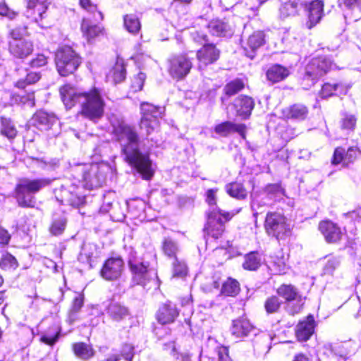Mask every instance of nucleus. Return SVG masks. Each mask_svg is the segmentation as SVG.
I'll use <instances>...</instances> for the list:
<instances>
[{
    "label": "nucleus",
    "instance_id": "603ef678",
    "mask_svg": "<svg viewBox=\"0 0 361 361\" xmlns=\"http://www.w3.org/2000/svg\"><path fill=\"white\" fill-rule=\"evenodd\" d=\"M111 72L112 77L116 83L121 82L126 78V68L122 63L117 62Z\"/></svg>",
    "mask_w": 361,
    "mask_h": 361
},
{
    "label": "nucleus",
    "instance_id": "79ce46f5",
    "mask_svg": "<svg viewBox=\"0 0 361 361\" xmlns=\"http://www.w3.org/2000/svg\"><path fill=\"white\" fill-rule=\"evenodd\" d=\"M282 4L280 8L281 14L284 16H295L298 13V8L300 0H288L281 1Z\"/></svg>",
    "mask_w": 361,
    "mask_h": 361
},
{
    "label": "nucleus",
    "instance_id": "4c0bfd02",
    "mask_svg": "<svg viewBox=\"0 0 361 361\" xmlns=\"http://www.w3.org/2000/svg\"><path fill=\"white\" fill-rule=\"evenodd\" d=\"M125 28L132 34H137L141 27L139 18L135 14H127L123 17Z\"/></svg>",
    "mask_w": 361,
    "mask_h": 361
},
{
    "label": "nucleus",
    "instance_id": "9b49d317",
    "mask_svg": "<svg viewBox=\"0 0 361 361\" xmlns=\"http://www.w3.org/2000/svg\"><path fill=\"white\" fill-rule=\"evenodd\" d=\"M168 63L170 75L177 80L185 78L192 66V62L185 55L173 56L168 60Z\"/></svg>",
    "mask_w": 361,
    "mask_h": 361
},
{
    "label": "nucleus",
    "instance_id": "b1692460",
    "mask_svg": "<svg viewBox=\"0 0 361 361\" xmlns=\"http://www.w3.org/2000/svg\"><path fill=\"white\" fill-rule=\"evenodd\" d=\"M245 129L246 126L245 124H235L231 121H225L216 125L214 128V131L222 137H226L232 133L237 132L245 138Z\"/></svg>",
    "mask_w": 361,
    "mask_h": 361
},
{
    "label": "nucleus",
    "instance_id": "423d86ee",
    "mask_svg": "<svg viewBox=\"0 0 361 361\" xmlns=\"http://www.w3.org/2000/svg\"><path fill=\"white\" fill-rule=\"evenodd\" d=\"M141 120L140 128L142 135L148 137L159 126V118L164 113V108L156 106L148 102L140 104Z\"/></svg>",
    "mask_w": 361,
    "mask_h": 361
},
{
    "label": "nucleus",
    "instance_id": "c03bdc74",
    "mask_svg": "<svg viewBox=\"0 0 361 361\" xmlns=\"http://www.w3.org/2000/svg\"><path fill=\"white\" fill-rule=\"evenodd\" d=\"M264 33L262 31H257L251 35L247 42V44L251 51H254L264 44Z\"/></svg>",
    "mask_w": 361,
    "mask_h": 361
},
{
    "label": "nucleus",
    "instance_id": "473e14b6",
    "mask_svg": "<svg viewBox=\"0 0 361 361\" xmlns=\"http://www.w3.org/2000/svg\"><path fill=\"white\" fill-rule=\"evenodd\" d=\"M338 4L340 7L351 12L354 20L361 18V0H338Z\"/></svg>",
    "mask_w": 361,
    "mask_h": 361
},
{
    "label": "nucleus",
    "instance_id": "5fc2aeb1",
    "mask_svg": "<svg viewBox=\"0 0 361 361\" xmlns=\"http://www.w3.org/2000/svg\"><path fill=\"white\" fill-rule=\"evenodd\" d=\"M0 267L3 269H16L18 267V262L12 255L6 253L0 260Z\"/></svg>",
    "mask_w": 361,
    "mask_h": 361
},
{
    "label": "nucleus",
    "instance_id": "774afa93",
    "mask_svg": "<svg viewBox=\"0 0 361 361\" xmlns=\"http://www.w3.org/2000/svg\"><path fill=\"white\" fill-rule=\"evenodd\" d=\"M133 355V348L131 345H126L123 348L122 356L126 360L132 361Z\"/></svg>",
    "mask_w": 361,
    "mask_h": 361
},
{
    "label": "nucleus",
    "instance_id": "0eeeda50",
    "mask_svg": "<svg viewBox=\"0 0 361 361\" xmlns=\"http://www.w3.org/2000/svg\"><path fill=\"white\" fill-rule=\"evenodd\" d=\"M231 216L228 212L213 209L207 212V221L204 228L205 235L214 239L220 238L224 231V224Z\"/></svg>",
    "mask_w": 361,
    "mask_h": 361
},
{
    "label": "nucleus",
    "instance_id": "f03ea898",
    "mask_svg": "<svg viewBox=\"0 0 361 361\" xmlns=\"http://www.w3.org/2000/svg\"><path fill=\"white\" fill-rule=\"evenodd\" d=\"M60 94L67 109L79 104L81 114L92 121H97L104 115L105 102L96 88L88 92H80L73 86L65 85L60 88Z\"/></svg>",
    "mask_w": 361,
    "mask_h": 361
},
{
    "label": "nucleus",
    "instance_id": "e433bc0d",
    "mask_svg": "<svg viewBox=\"0 0 361 361\" xmlns=\"http://www.w3.org/2000/svg\"><path fill=\"white\" fill-rule=\"evenodd\" d=\"M67 219L64 215L54 216L49 227V232L51 235L58 236L61 235L66 229Z\"/></svg>",
    "mask_w": 361,
    "mask_h": 361
},
{
    "label": "nucleus",
    "instance_id": "2f4dec72",
    "mask_svg": "<svg viewBox=\"0 0 361 361\" xmlns=\"http://www.w3.org/2000/svg\"><path fill=\"white\" fill-rule=\"evenodd\" d=\"M288 75L289 71L286 68L278 64L271 66L267 71L268 80L273 83L284 80Z\"/></svg>",
    "mask_w": 361,
    "mask_h": 361
},
{
    "label": "nucleus",
    "instance_id": "4be33fe9",
    "mask_svg": "<svg viewBox=\"0 0 361 361\" xmlns=\"http://www.w3.org/2000/svg\"><path fill=\"white\" fill-rule=\"evenodd\" d=\"M233 106L237 115L243 119H246L252 113L255 106V102L250 97L241 95L235 99Z\"/></svg>",
    "mask_w": 361,
    "mask_h": 361
},
{
    "label": "nucleus",
    "instance_id": "a18cd8bd",
    "mask_svg": "<svg viewBox=\"0 0 361 361\" xmlns=\"http://www.w3.org/2000/svg\"><path fill=\"white\" fill-rule=\"evenodd\" d=\"M239 283L235 279L229 278L223 283L221 293L226 295L235 296L239 293Z\"/></svg>",
    "mask_w": 361,
    "mask_h": 361
},
{
    "label": "nucleus",
    "instance_id": "39448f33",
    "mask_svg": "<svg viewBox=\"0 0 361 361\" xmlns=\"http://www.w3.org/2000/svg\"><path fill=\"white\" fill-rule=\"evenodd\" d=\"M81 62L80 56L70 47H63L56 54V70L61 76L73 74Z\"/></svg>",
    "mask_w": 361,
    "mask_h": 361
},
{
    "label": "nucleus",
    "instance_id": "c756f323",
    "mask_svg": "<svg viewBox=\"0 0 361 361\" xmlns=\"http://www.w3.org/2000/svg\"><path fill=\"white\" fill-rule=\"evenodd\" d=\"M16 74L19 76L25 75V79H18L16 83V86L18 88L23 89L27 85L36 82L40 78V75L36 72L27 73V70L21 68H17L15 70Z\"/></svg>",
    "mask_w": 361,
    "mask_h": 361
},
{
    "label": "nucleus",
    "instance_id": "09e8293b",
    "mask_svg": "<svg viewBox=\"0 0 361 361\" xmlns=\"http://www.w3.org/2000/svg\"><path fill=\"white\" fill-rule=\"evenodd\" d=\"M171 265L173 277H183L186 276L188 268L183 259L175 258V260L172 261Z\"/></svg>",
    "mask_w": 361,
    "mask_h": 361
},
{
    "label": "nucleus",
    "instance_id": "9d476101",
    "mask_svg": "<svg viewBox=\"0 0 361 361\" xmlns=\"http://www.w3.org/2000/svg\"><path fill=\"white\" fill-rule=\"evenodd\" d=\"M27 4L25 16L37 23L41 27H47L43 23L47 17V10L49 6L47 0H25Z\"/></svg>",
    "mask_w": 361,
    "mask_h": 361
},
{
    "label": "nucleus",
    "instance_id": "13d9d810",
    "mask_svg": "<svg viewBox=\"0 0 361 361\" xmlns=\"http://www.w3.org/2000/svg\"><path fill=\"white\" fill-rule=\"evenodd\" d=\"M146 79V75L144 73H139L134 77L132 81L131 88L133 92L140 91L143 87Z\"/></svg>",
    "mask_w": 361,
    "mask_h": 361
},
{
    "label": "nucleus",
    "instance_id": "49530a36",
    "mask_svg": "<svg viewBox=\"0 0 361 361\" xmlns=\"http://www.w3.org/2000/svg\"><path fill=\"white\" fill-rule=\"evenodd\" d=\"M265 192L270 199L275 201L281 200L285 195V190L279 183L269 184L265 188Z\"/></svg>",
    "mask_w": 361,
    "mask_h": 361
},
{
    "label": "nucleus",
    "instance_id": "412c9836",
    "mask_svg": "<svg viewBox=\"0 0 361 361\" xmlns=\"http://www.w3.org/2000/svg\"><path fill=\"white\" fill-rule=\"evenodd\" d=\"M315 327V322L312 315H309L306 319L297 325L295 334L300 341H307L313 334Z\"/></svg>",
    "mask_w": 361,
    "mask_h": 361
},
{
    "label": "nucleus",
    "instance_id": "7ed1b4c3",
    "mask_svg": "<svg viewBox=\"0 0 361 361\" xmlns=\"http://www.w3.org/2000/svg\"><path fill=\"white\" fill-rule=\"evenodd\" d=\"M51 183V180L48 178H20L15 188L18 205L22 207H33L35 203V194L49 186Z\"/></svg>",
    "mask_w": 361,
    "mask_h": 361
},
{
    "label": "nucleus",
    "instance_id": "69168bd1",
    "mask_svg": "<svg viewBox=\"0 0 361 361\" xmlns=\"http://www.w3.org/2000/svg\"><path fill=\"white\" fill-rule=\"evenodd\" d=\"M54 331H55L54 335H53V336L47 335V334L43 335L41 337V341L47 345H54L58 340V337H59V330L58 327H56L54 329Z\"/></svg>",
    "mask_w": 361,
    "mask_h": 361
},
{
    "label": "nucleus",
    "instance_id": "bb28decb",
    "mask_svg": "<svg viewBox=\"0 0 361 361\" xmlns=\"http://www.w3.org/2000/svg\"><path fill=\"white\" fill-rule=\"evenodd\" d=\"M308 109L302 104H295L283 110V114L288 119L303 121L308 115Z\"/></svg>",
    "mask_w": 361,
    "mask_h": 361
},
{
    "label": "nucleus",
    "instance_id": "ddd939ff",
    "mask_svg": "<svg viewBox=\"0 0 361 361\" xmlns=\"http://www.w3.org/2000/svg\"><path fill=\"white\" fill-rule=\"evenodd\" d=\"M124 262L121 257H111L106 260L101 271V276L106 281H114L121 277Z\"/></svg>",
    "mask_w": 361,
    "mask_h": 361
},
{
    "label": "nucleus",
    "instance_id": "aec40b11",
    "mask_svg": "<svg viewBox=\"0 0 361 361\" xmlns=\"http://www.w3.org/2000/svg\"><path fill=\"white\" fill-rule=\"evenodd\" d=\"M308 20L306 25L309 29L315 26L324 15V3L320 0L312 1L307 8Z\"/></svg>",
    "mask_w": 361,
    "mask_h": 361
},
{
    "label": "nucleus",
    "instance_id": "680f3d73",
    "mask_svg": "<svg viewBox=\"0 0 361 361\" xmlns=\"http://www.w3.org/2000/svg\"><path fill=\"white\" fill-rule=\"evenodd\" d=\"M335 83H325L321 90L320 95L322 98H327L335 94Z\"/></svg>",
    "mask_w": 361,
    "mask_h": 361
},
{
    "label": "nucleus",
    "instance_id": "6e6d98bb",
    "mask_svg": "<svg viewBox=\"0 0 361 361\" xmlns=\"http://www.w3.org/2000/svg\"><path fill=\"white\" fill-rule=\"evenodd\" d=\"M81 6L88 11L94 13V18L96 21L102 20L103 19V15L100 11H97L96 5H93L90 0H80Z\"/></svg>",
    "mask_w": 361,
    "mask_h": 361
},
{
    "label": "nucleus",
    "instance_id": "864d4df0",
    "mask_svg": "<svg viewBox=\"0 0 361 361\" xmlns=\"http://www.w3.org/2000/svg\"><path fill=\"white\" fill-rule=\"evenodd\" d=\"M357 123L355 115L345 113L341 121V128L345 130H354Z\"/></svg>",
    "mask_w": 361,
    "mask_h": 361
},
{
    "label": "nucleus",
    "instance_id": "37998d69",
    "mask_svg": "<svg viewBox=\"0 0 361 361\" xmlns=\"http://www.w3.org/2000/svg\"><path fill=\"white\" fill-rule=\"evenodd\" d=\"M28 34L27 27L25 25H18L11 28L8 32V42L22 41Z\"/></svg>",
    "mask_w": 361,
    "mask_h": 361
},
{
    "label": "nucleus",
    "instance_id": "6e6552de",
    "mask_svg": "<svg viewBox=\"0 0 361 361\" xmlns=\"http://www.w3.org/2000/svg\"><path fill=\"white\" fill-rule=\"evenodd\" d=\"M78 171L82 173L84 187L88 189L100 187L106 180L104 167L97 164L82 166Z\"/></svg>",
    "mask_w": 361,
    "mask_h": 361
},
{
    "label": "nucleus",
    "instance_id": "58836bf2",
    "mask_svg": "<svg viewBox=\"0 0 361 361\" xmlns=\"http://www.w3.org/2000/svg\"><path fill=\"white\" fill-rule=\"evenodd\" d=\"M227 192L233 197L243 200L247 197V191L242 183L234 182L226 185Z\"/></svg>",
    "mask_w": 361,
    "mask_h": 361
},
{
    "label": "nucleus",
    "instance_id": "338daca9",
    "mask_svg": "<svg viewBox=\"0 0 361 361\" xmlns=\"http://www.w3.org/2000/svg\"><path fill=\"white\" fill-rule=\"evenodd\" d=\"M192 37L194 41L200 43V44H208L209 41L207 38V35L201 32H195L192 33Z\"/></svg>",
    "mask_w": 361,
    "mask_h": 361
},
{
    "label": "nucleus",
    "instance_id": "de8ad7c7",
    "mask_svg": "<svg viewBox=\"0 0 361 361\" xmlns=\"http://www.w3.org/2000/svg\"><path fill=\"white\" fill-rule=\"evenodd\" d=\"M282 301L276 295L267 298L264 302V309L267 314H274L279 311Z\"/></svg>",
    "mask_w": 361,
    "mask_h": 361
},
{
    "label": "nucleus",
    "instance_id": "a211bd4d",
    "mask_svg": "<svg viewBox=\"0 0 361 361\" xmlns=\"http://www.w3.org/2000/svg\"><path fill=\"white\" fill-rule=\"evenodd\" d=\"M8 50L11 55L18 59H25L33 51V44L28 39L8 42Z\"/></svg>",
    "mask_w": 361,
    "mask_h": 361
},
{
    "label": "nucleus",
    "instance_id": "c9c22d12",
    "mask_svg": "<svg viewBox=\"0 0 361 361\" xmlns=\"http://www.w3.org/2000/svg\"><path fill=\"white\" fill-rule=\"evenodd\" d=\"M81 30L83 35L86 37L88 42L97 37L102 32V28L97 25H92L86 19H84L81 23Z\"/></svg>",
    "mask_w": 361,
    "mask_h": 361
},
{
    "label": "nucleus",
    "instance_id": "1a4fd4ad",
    "mask_svg": "<svg viewBox=\"0 0 361 361\" xmlns=\"http://www.w3.org/2000/svg\"><path fill=\"white\" fill-rule=\"evenodd\" d=\"M130 269L133 274V281L137 285L145 286L147 282L157 276L153 269H149V263L129 259Z\"/></svg>",
    "mask_w": 361,
    "mask_h": 361
},
{
    "label": "nucleus",
    "instance_id": "f8f14e48",
    "mask_svg": "<svg viewBox=\"0 0 361 361\" xmlns=\"http://www.w3.org/2000/svg\"><path fill=\"white\" fill-rule=\"evenodd\" d=\"M265 228L269 235L279 238L288 231L285 217L279 213H268L265 220Z\"/></svg>",
    "mask_w": 361,
    "mask_h": 361
},
{
    "label": "nucleus",
    "instance_id": "7c9ffc66",
    "mask_svg": "<svg viewBox=\"0 0 361 361\" xmlns=\"http://www.w3.org/2000/svg\"><path fill=\"white\" fill-rule=\"evenodd\" d=\"M0 134L10 141L16 137L18 130L11 118L5 116L0 117Z\"/></svg>",
    "mask_w": 361,
    "mask_h": 361
},
{
    "label": "nucleus",
    "instance_id": "f3484780",
    "mask_svg": "<svg viewBox=\"0 0 361 361\" xmlns=\"http://www.w3.org/2000/svg\"><path fill=\"white\" fill-rule=\"evenodd\" d=\"M220 56V50L213 44H204L197 52L198 61L207 66L216 61Z\"/></svg>",
    "mask_w": 361,
    "mask_h": 361
},
{
    "label": "nucleus",
    "instance_id": "0e129e2a",
    "mask_svg": "<svg viewBox=\"0 0 361 361\" xmlns=\"http://www.w3.org/2000/svg\"><path fill=\"white\" fill-rule=\"evenodd\" d=\"M47 63V57L43 54H37L30 62V65L32 68H39L44 66Z\"/></svg>",
    "mask_w": 361,
    "mask_h": 361
},
{
    "label": "nucleus",
    "instance_id": "4d7b16f0",
    "mask_svg": "<svg viewBox=\"0 0 361 361\" xmlns=\"http://www.w3.org/2000/svg\"><path fill=\"white\" fill-rule=\"evenodd\" d=\"M216 189H209L206 192V201L207 204L209 206V211L216 209V210H221L219 209L216 206Z\"/></svg>",
    "mask_w": 361,
    "mask_h": 361
},
{
    "label": "nucleus",
    "instance_id": "5701e85b",
    "mask_svg": "<svg viewBox=\"0 0 361 361\" xmlns=\"http://www.w3.org/2000/svg\"><path fill=\"white\" fill-rule=\"evenodd\" d=\"M56 117L46 111H37L32 118L34 126L40 130H48L56 123Z\"/></svg>",
    "mask_w": 361,
    "mask_h": 361
},
{
    "label": "nucleus",
    "instance_id": "393cba45",
    "mask_svg": "<svg viewBox=\"0 0 361 361\" xmlns=\"http://www.w3.org/2000/svg\"><path fill=\"white\" fill-rule=\"evenodd\" d=\"M357 155V148L350 147L346 152L343 148H336L334 151L332 163L338 164L343 162L344 165H348L356 159Z\"/></svg>",
    "mask_w": 361,
    "mask_h": 361
},
{
    "label": "nucleus",
    "instance_id": "20e7f679",
    "mask_svg": "<svg viewBox=\"0 0 361 361\" xmlns=\"http://www.w3.org/2000/svg\"><path fill=\"white\" fill-rule=\"evenodd\" d=\"M332 66V61L326 56L313 58L305 68V73L302 80L303 88L310 89L319 78L329 71Z\"/></svg>",
    "mask_w": 361,
    "mask_h": 361
},
{
    "label": "nucleus",
    "instance_id": "c85d7f7f",
    "mask_svg": "<svg viewBox=\"0 0 361 361\" xmlns=\"http://www.w3.org/2000/svg\"><path fill=\"white\" fill-rule=\"evenodd\" d=\"M106 313L111 319L119 322L128 315V310L118 302H111L106 307Z\"/></svg>",
    "mask_w": 361,
    "mask_h": 361
},
{
    "label": "nucleus",
    "instance_id": "8fccbe9b",
    "mask_svg": "<svg viewBox=\"0 0 361 361\" xmlns=\"http://www.w3.org/2000/svg\"><path fill=\"white\" fill-rule=\"evenodd\" d=\"M243 88L244 83L243 80L240 79H235L226 85L224 88V91L227 96L231 97L237 94Z\"/></svg>",
    "mask_w": 361,
    "mask_h": 361
},
{
    "label": "nucleus",
    "instance_id": "dca6fc26",
    "mask_svg": "<svg viewBox=\"0 0 361 361\" xmlns=\"http://www.w3.org/2000/svg\"><path fill=\"white\" fill-rule=\"evenodd\" d=\"M319 230L328 243H336L341 239L340 227L331 221H323L319 224Z\"/></svg>",
    "mask_w": 361,
    "mask_h": 361
},
{
    "label": "nucleus",
    "instance_id": "4468645a",
    "mask_svg": "<svg viewBox=\"0 0 361 361\" xmlns=\"http://www.w3.org/2000/svg\"><path fill=\"white\" fill-rule=\"evenodd\" d=\"M78 187L73 184L70 186L62 185L57 200L63 204L78 207L83 202V197L78 192Z\"/></svg>",
    "mask_w": 361,
    "mask_h": 361
},
{
    "label": "nucleus",
    "instance_id": "bf43d9fd",
    "mask_svg": "<svg viewBox=\"0 0 361 361\" xmlns=\"http://www.w3.org/2000/svg\"><path fill=\"white\" fill-rule=\"evenodd\" d=\"M84 299L82 295H78L73 300L72 307L70 312L71 317H74L75 314H77L81 307L83 306Z\"/></svg>",
    "mask_w": 361,
    "mask_h": 361
},
{
    "label": "nucleus",
    "instance_id": "f257e3e1",
    "mask_svg": "<svg viewBox=\"0 0 361 361\" xmlns=\"http://www.w3.org/2000/svg\"><path fill=\"white\" fill-rule=\"evenodd\" d=\"M112 134L121 147L126 160L134 167L145 179H149L154 174L149 149L141 145L138 135L133 128L118 118L111 120Z\"/></svg>",
    "mask_w": 361,
    "mask_h": 361
},
{
    "label": "nucleus",
    "instance_id": "ea45409f",
    "mask_svg": "<svg viewBox=\"0 0 361 361\" xmlns=\"http://www.w3.org/2000/svg\"><path fill=\"white\" fill-rule=\"evenodd\" d=\"M277 293L288 302L296 300L298 293L292 285L282 284L277 289Z\"/></svg>",
    "mask_w": 361,
    "mask_h": 361
},
{
    "label": "nucleus",
    "instance_id": "052dcab7",
    "mask_svg": "<svg viewBox=\"0 0 361 361\" xmlns=\"http://www.w3.org/2000/svg\"><path fill=\"white\" fill-rule=\"evenodd\" d=\"M302 305L301 300L298 298L296 300L290 302L287 307L288 312L291 315L299 313L302 308Z\"/></svg>",
    "mask_w": 361,
    "mask_h": 361
},
{
    "label": "nucleus",
    "instance_id": "cd10ccee",
    "mask_svg": "<svg viewBox=\"0 0 361 361\" xmlns=\"http://www.w3.org/2000/svg\"><path fill=\"white\" fill-rule=\"evenodd\" d=\"M209 32L215 36H231L233 30L231 26L227 23L221 20H214L208 24Z\"/></svg>",
    "mask_w": 361,
    "mask_h": 361
},
{
    "label": "nucleus",
    "instance_id": "a878e982",
    "mask_svg": "<svg viewBox=\"0 0 361 361\" xmlns=\"http://www.w3.org/2000/svg\"><path fill=\"white\" fill-rule=\"evenodd\" d=\"M253 330V326L245 317H240L233 321L231 329L232 335L236 338L247 336Z\"/></svg>",
    "mask_w": 361,
    "mask_h": 361
},
{
    "label": "nucleus",
    "instance_id": "72a5a7b5",
    "mask_svg": "<svg viewBox=\"0 0 361 361\" xmlns=\"http://www.w3.org/2000/svg\"><path fill=\"white\" fill-rule=\"evenodd\" d=\"M262 264V258L259 252H250L244 257L243 267L246 270L255 271Z\"/></svg>",
    "mask_w": 361,
    "mask_h": 361
},
{
    "label": "nucleus",
    "instance_id": "f704fd0d",
    "mask_svg": "<svg viewBox=\"0 0 361 361\" xmlns=\"http://www.w3.org/2000/svg\"><path fill=\"white\" fill-rule=\"evenodd\" d=\"M162 250L164 255L170 259L175 260L178 257L179 247L176 242L170 238H166L162 242Z\"/></svg>",
    "mask_w": 361,
    "mask_h": 361
},
{
    "label": "nucleus",
    "instance_id": "e2e57ef3",
    "mask_svg": "<svg viewBox=\"0 0 361 361\" xmlns=\"http://www.w3.org/2000/svg\"><path fill=\"white\" fill-rule=\"evenodd\" d=\"M0 16L13 20L18 16V13L10 9L6 4H0Z\"/></svg>",
    "mask_w": 361,
    "mask_h": 361
},
{
    "label": "nucleus",
    "instance_id": "6ab92c4d",
    "mask_svg": "<svg viewBox=\"0 0 361 361\" xmlns=\"http://www.w3.org/2000/svg\"><path fill=\"white\" fill-rule=\"evenodd\" d=\"M267 267L271 274L281 275L286 272L288 267L282 250H278L270 255L267 262Z\"/></svg>",
    "mask_w": 361,
    "mask_h": 361
},
{
    "label": "nucleus",
    "instance_id": "3c124183",
    "mask_svg": "<svg viewBox=\"0 0 361 361\" xmlns=\"http://www.w3.org/2000/svg\"><path fill=\"white\" fill-rule=\"evenodd\" d=\"M341 260L336 256H329L323 267V274L332 275L334 271L340 266Z\"/></svg>",
    "mask_w": 361,
    "mask_h": 361
},
{
    "label": "nucleus",
    "instance_id": "2eb2a0df",
    "mask_svg": "<svg viewBox=\"0 0 361 361\" xmlns=\"http://www.w3.org/2000/svg\"><path fill=\"white\" fill-rule=\"evenodd\" d=\"M179 315L176 305L171 302L163 304L157 312V319L159 323L167 324L173 323Z\"/></svg>",
    "mask_w": 361,
    "mask_h": 361
},
{
    "label": "nucleus",
    "instance_id": "a19ab883",
    "mask_svg": "<svg viewBox=\"0 0 361 361\" xmlns=\"http://www.w3.org/2000/svg\"><path fill=\"white\" fill-rule=\"evenodd\" d=\"M73 350L75 355L82 360H87L94 355L92 348L85 343L73 344Z\"/></svg>",
    "mask_w": 361,
    "mask_h": 361
}]
</instances>
